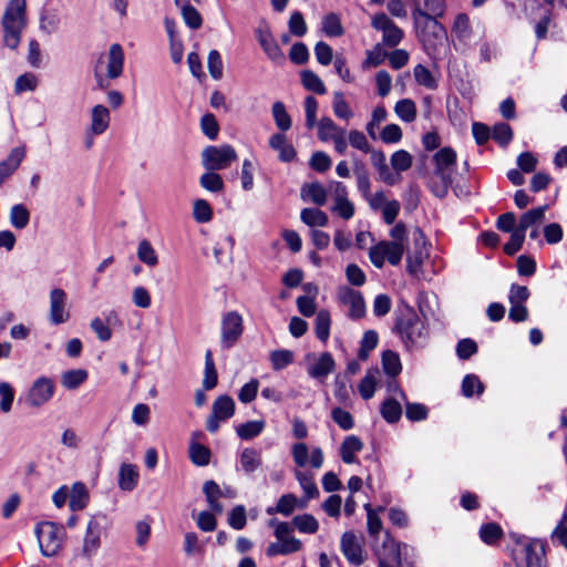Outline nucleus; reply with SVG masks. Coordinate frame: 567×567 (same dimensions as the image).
<instances>
[{"label":"nucleus","instance_id":"7ed1b4c3","mask_svg":"<svg viewBox=\"0 0 567 567\" xmlns=\"http://www.w3.org/2000/svg\"><path fill=\"white\" fill-rule=\"evenodd\" d=\"M393 332L400 336L405 346L415 344L426 334L424 322L411 307L398 312Z\"/></svg>","mask_w":567,"mask_h":567},{"label":"nucleus","instance_id":"3c124183","mask_svg":"<svg viewBox=\"0 0 567 567\" xmlns=\"http://www.w3.org/2000/svg\"><path fill=\"white\" fill-rule=\"evenodd\" d=\"M292 524L299 532L307 534H315L319 528L317 519L310 514L295 516Z\"/></svg>","mask_w":567,"mask_h":567},{"label":"nucleus","instance_id":"8fccbe9b","mask_svg":"<svg viewBox=\"0 0 567 567\" xmlns=\"http://www.w3.org/2000/svg\"><path fill=\"white\" fill-rule=\"evenodd\" d=\"M216 172L217 171H208L199 178L200 186L213 193H218L224 189L223 178Z\"/></svg>","mask_w":567,"mask_h":567},{"label":"nucleus","instance_id":"37998d69","mask_svg":"<svg viewBox=\"0 0 567 567\" xmlns=\"http://www.w3.org/2000/svg\"><path fill=\"white\" fill-rule=\"evenodd\" d=\"M295 475L300 486L302 487L307 499L316 498L319 495L318 487L313 482L312 473L296 471Z\"/></svg>","mask_w":567,"mask_h":567},{"label":"nucleus","instance_id":"f3484780","mask_svg":"<svg viewBox=\"0 0 567 567\" xmlns=\"http://www.w3.org/2000/svg\"><path fill=\"white\" fill-rule=\"evenodd\" d=\"M124 66V52L118 43H114L110 47L107 54V79H117Z\"/></svg>","mask_w":567,"mask_h":567},{"label":"nucleus","instance_id":"0eeeda50","mask_svg":"<svg viewBox=\"0 0 567 567\" xmlns=\"http://www.w3.org/2000/svg\"><path fill=\"white\" fill-rule=\"evenodd\" d=\"M55 391V384L52 379L41 377L31 385L27 403L32 408H40L51 400Z\"/></svg>","mask_w":567,"mask_h":567},{"label":"nucleus","instance_id":"dca6fc26","mask_svg":"<svg viewBox=\"0 0 567 567\" xmlns=\"http://www.w3.org/2000/svg\"><path fill=\"white\" fill-rule=\"evenodd\" d=\"M101 529L102 527L97 517L89 522L82 547L84 556L91 557L100 547Z\"/></svg>","mask_w":567,"mask_h":567},{"label":"nucleus","instance_id":"e433bc0d","mask_svg":"<svg viewBox=\"0 0 567 567\" xmlns=\"http://www.w3.org/2000/svg\"><path fill=\"white\" fill-rule=\"evenodd\" d=\"M382 417L389 423H395L401 419L402 415V406L400 402L390 398L386 399L380 409Z\"/></svg>","mask_w":567,"mask_h":567},{"label":"nucleus","instance_id":"de8ad7c7","mask_svg":"<svg viewBox=\"0 0 567 567\" xmlns=\"http://www.w3.org/2000/svg\"><path fill=\"white\" fill-rule=\"evenodd\" d=\"M378 333L374 330L365 331L360 343L358 358L362 361L367 360L370 352L378 346Z\"/></svg>","mask_w":567,"mask_h":567},{"label":"nucleus","instance_id":"a878e982","mask_svg":"<svg viewBox=\"0 0 567 567\" xmlns=\"http://www.w3.org/2000/svg\"><path fill=\"white\" fill-rule=\"evenodd\" d=\"M527 567H547L544 563L545 546L539 540H533L525 546Z\"/></svg>","mask_w":567,"mask_h":567},{"label":"nucleus","instance_id":"473e14b6","mask_svg":"<svg viewBox=\"0 0 567 567\" xmlns=\"http://www.w3.org/2000/svg\"><path fill=\"white\" fill-rule=\"evenodd\" d=\"M87 379V371L84 369L68 370L61 375V384L68 390H75Z\"/></svg>","mask_w":567,"mask_h":567},{"label":"nucleus","instance_id":"bf43d9fd","mask_svg":"<svg viewBox=\"0 0 567 567\" xmlns=\"http://www.w3.org/2000/svg\"><path fill=\"white\" fill-rule=\"evenodd\" d=\"M342 130L343 128L338 127L330 117H322L318 123V137L326 142Z\"/></svg>","mask_w":567,"mask_h":567},{"label":"nucleus","instance_id":"680f3d73","mask_svg":"<svg viewBox=\"0 0 567 567\" xmlns=\"http://www.w3.org/2000/svg\"><path fill=\"white\" fill-rule=\"evenodd\" d=\"M412 155L404 150L396 151L391 156V165L396 172L408 171L412 166Z\"/></svg>","mask_w":567,"mask_h":567},{"label":"nucleus","instance_id":"f03ea898","mask_svg":"<svg viewBox=\"0 0 567 567\" xmlns=\"http://www.w3.org/2000/svg\"><path fill=\"white\" fill-rule=\"evenodd\" d=\"M412 19L416 35L426 49L433 48L435 41L441 40L446 34L444 27L439 22V18L429 11H423L420 1L414 2Z\"/></svg>","mask_w":567,"mask_h":567},{"label":"nucleus","instance_id":"f8f14e48","mask_svg":"<svg viewBox=\"0 0 567 567\" xmlns=\"http://www.w3.org/2000/svg\"><path fill=\"white\" fill-rule=\"evenodd\" d=\"M413 240L415 249L413 252H409L406 258V268L410 274H416L421 269L423 260L427 255L425 250V236L420 228L413 231Z\"/></svg>","mask_w":567,"mask_h":567},{"label":"nucleus","instance_id":"58836bf2","mask_svg":"<svg viewBox=\"0 0 567 567\" xmlns=\"http://www.w3.org/2000/svg\"><path fill=\"white\" fill-rule=\"evenodd\" d=\"M300 75L301 83L306 90L317 94H324L327 92L323 82L313 71L303 70Z\"/></svg>","mask_w":567,"mask_h":567},{"label":"nucleus","instance_id":"412c9836","mask_svg":"<svg viewBox=\"0 0 567 567\" xmlns=\"http://www.w3.org/2000/svg\"><path fill=\"white\" fill-rule=\"evenodd\" d=\"M405 544L391 543L384 546V554L379 558V567H402L401 549Z\"/></svg>","mask_w":567,"mask_h":567},{"label":"nucleus","instance_id":"c9c22d12","mask_svg":"<svg viewBox=\"0 0 567 567\" xmlns=\"http://www.w3.org/2000/svg\"><path fill=\"white\" fill-rule=\"evenodd\" d=\"M210 450L203 444L192 442L189 445V458L196 466H206L210 461Z\"/></svg>","mask_w":567,"mask_h":567},{"label":"nucleus","instance_id":"72a5a7b5","mask_svg":"<svg viewBox=\"0 0 567 567\" xmlns=\"http://www.w3.org/2000/svg\"><path fill=\"white\" fill-rule=\"evenodd\" d=\"M300 219L310 227H323L329 220L327 214L319 208H303Z\"/></svg>","mask_w":567,"mask_h":567},{"label":"nucleus","instance_id":"2f4dec72","mask_svg":"<svg viewBox=\"0 0 567 567\" xmlns=\"http://www.w3.org/2000/svg\"><path fill=\"white\" fill-rule=\"evenodd\" d=\"M218 382V374L213 359V353L207 350L205 353V371L203 379V388L206 391L214 389Z\"/></svg>","mask_w":567,"mask_h":567},{"label":"nucleus","instance_id":"0e129e2a","mask_svg":"<svg viewBox=\"0 0 567 567\" xmlns=\"http://www.w3.org/2000/svg\"><path fill=\"white\" fill-rule=\"evenodd\" d=\"M333 112L337 117L342 120H349L353 115L348 102L344 100V96L341 92H334L333 94Z\"/></svg>","mask_w":567,"mask_h":567},{"label":"nucleus","instance_id":"6e6552de","mask_svg":"<svg viewBox=\"0 0 567 567\" xmlns=\"http://www.w3.org/2000/svg\"><path fill=\"white\" fill-rule=\"evenodd\" d=\"M243 333V319L236 311L227 312L221 320V346L230 349Z\"/></svg>","mask_w":567,"mask_h":567},{"label":"nucleus","instance_id":"423d86ee","mask_svg":"<svg viewBox=\"0 0 567 567\" xmlns=\"http://www.w3.org/2000/svg\"><path fill=\"white\" fill-rule=\"evenodd\" d=\"M371 27L382 32V43L389 48L399 45L404 37L403 30L383 12L372 17Z\"/></svg>","mask_w":567,"mask_h":567},{"label":"nucleus","instance_id":"4be33fe9","mask_svg":"<svg viewBox=\"0 0 567 567\" xmlns=\"http://www.w3.org/2000/svg\"><path fill=\"white\" fill-rule=\"evenodd\" d=\"M203 493L212 512L221 514L224 511L223 505L219 503V497H224V492L215 481H206L203 485Z\"/></svg>","mask_w":567,"mask_h":567},{"label":"nucleus","instance_id":"338daca9","mask_svg":"<svg viewBox=\"0 0 567 567\" xmlns=\"http://www.w3.org/2000/svg\"><path fill=\"white\" fill-rule=\"evenodd\" d=\"M484 390V385L478 379V377L474 374H467L462 382V393L464 396L470 398L475 392L481 394Z\"/></svg>","mask_w":567,"mask_h":567},{"label":"nucleus","instance_id":"9d476101","mask_svg":"<svg viewBox=\"0 0 567 567\" xmlns=\"http://www.w3.org/2000/svg\"><path fill=\"white\" fill-rule=\"evenodd\" d=\"M338 299L349 307V317L352 319H360L365 315V303L361 292L342 286L338 289Z\"/></svg>","mask_w":567,"mask_h":567},{"label":"nucleus","instance_id":"39448f33","mask_svg":"<svg viewBox=\"0 0 567 567\" xmlns=\"http://www.w3.org/2000/svg\"><path fill=\"white\" fill-rule=\"evenodd\" d=\"M238 158L235 148L225 144L207 146L202 152V164L207 171H223L231 166Z\"/></svg>","mask_w":567,"mask_h":567},{"label":"nucleus","instance_id":"1a4fd4ad","mask_svg":"<svg viewBox=\"0 0 567 567\" xmlns=\"http://www.w3.org/2000/svg\"><path fill=\"white\" fill-rule=\"evenodd\" d=\"M255 35L266 55L274 62L281 63L285 54L274 38L267 23H261L256 30Z\"/></svg>","mask_w":567,"mask_h":567},{"label":"nucleus","instance_id":"b1692460","mask_svg":"<svg viewBox=\"0 0 567 567\" xmlns=\"http://www.w3.org/2000/svg\"><path fill=\"white\" fill-rule=\"evenodd\" d=\"M548 206L544 205L524 213L520 216L518 226L516 228L525 234L528 228L537 227V225L542 224L544 220L545 212Z\"/></svg>","mask_w":567,"mask_h":567},{"label":"nucleus","instance_id":"ea45409f","mask_svg":"<svg viewBox=\"0 0 567 567\" xmlns=\"http://www.w3.org/2000/svg\"><path fill=\"white\" fill-rule=\"evenodd\" d=\"M60 25V17L56 10H42L40 14V29L47 34L58 31Z\"/></svg>","mask_w":567,"mask_h":567},{"label":"nucleus","instance_id":"f704fd0d","mask_svg":"<svg viewBox=\"0 0 567 567\" xmlns=\"http://www.w3.org/2000/svg\"><path fill=\"white\" fill-rule=\"evenodd\" d=\"M271 113L276 123V126L281 131L286 132L290 130L292 121L290 115L287 113L285 104L277 101L272 104Z\"/></svg>","mask_w":567,"mask_h":567},{"label":"nucleus","instance_id":"7c9ffc66","mask_svg":"<svg viewBox=\"0 0 567 567\" xmlns=\"http://www.w3.org/2000/svg\"><path fill=\"white\" fill-rule=\"evenodd\" d=\"M301 196L303 198H310V200L318 206H323L327 202L328 194L322 184L315 182L302 186Z\"/></svg>","mask_w":567,"mask_h":567},{"label":"nucleus","instance_id":"6e6d98bb","mask_svg":"<svg viewBox=\"0 0 567 567\" xmlns=\"http://www.w3.org/2000/svg\"><path fill=\"white\" fill-rule=\"evenodd\" d=\"M270 361L274 370H282L292 363L293 352L286 349L275 350L270 353Z\"/></svg>","mask_w":567,"mask_h":567},{"label":"nucleus","instance_id":"20e7f679","mask_svg":"<svg viewBox=\"0 0 567 567\" xmlns=\"http://www.w3.org/2000/svg\"><path fill=\"white\" fill-rule=\"evenodd\" d=\"M41 554L45 557L55 556L62 547L64 530L53 522H42L35 528Z\"/></svg>","mask_w":567,"mask_h":567},{"label":"nucleus","instance_id":"c85d7f7f","mask_svg":"<svg viewBox=\"0 0 567 567\" xmlns=\"http://www.w3.org/2000/svg\"><path fill=\"white\" fill-rule=\"evenodd\" d=\"M452 182L453 178L451 174L433 172V175L429 181V187L436 197L444 198L449 193Z\"/></svg>","mask_w":567,"mask_h":567},{"label":"nucleus","instance_id":"ddd939ff","mask_svg":"<svg viewBox=\"0 0 567 567\" xmlns=\"http://www.w3.org/2000/svg\"><path fill=\"white\" fill-rule=\"evenodd\" d=\"M336 362L329 352L321 353L313 363L307 367V373L310 378L323 382L326 378L334 371Z\"/></svg>","mask_w":567,"mask_h":567},{"label":"nucleus","instance_id":"a19ab883","mask_svg":"<svg viewBox=\"0 0 567 567\" xmlns=\"http://www.w3.org/2000/svg\"><path fill=\"white\" fill-rule=\"evenodd\" d=\"M330 324H331V319H330L329 311L320 310L317 313L316 324H315L316 336L320 341L326 342L328 340L329 334H330Z\"/></svg>","mask_w":567,"mask_h":567},{"label":"nucleus","instance_id":"c756f323","mask_svg":"<svg viewBox=\"0 0 567 567\" xmlns=\"http://www.w3.org/2000/svg\"><path fill=\"white\" fill-rule=\"evenodd\" d=\"M212 413L226 421L235 413V402L229 395L218 396L212 408Z\"/></svg>","mask_w":567,"mask_h":567},{"label":"nucleus","instance_id":"69168bd1","mask_svg":"<svg viewBox=\"0 0 567 567\" xmlns=\"http://www.w3.org/2000/svg\"><path fill=\"white\" fill-rule=\"evenodd\" d=\"M413 73H414L415 81L420 85H423L431 90H433L437 86V83H436L434 76L432 75L430 70L427 68H425L424 65L417 64L414 68Z\"/></svg>","mask_w":567,"mask_h":567},{"label":"nucleus","instance_id":"4468645a","mask_svg":"<svg viewBox=\"0 0 567 567\" xmlns=\"http://www.w3.org/2000/svg\"><path fill=\"white\" fill-rule=\"evenodd\" d=\"M341 550L346 558L353 565L363 563L362 547L358 537L352 532H346L341 537Z\"/></svg>","mask_w":567,"mask_h":567},{"label":"nucleus","instance_id":"774afa93","mask_svg":"<svg viewBox=\"0 0 567 567\" xmlns=\"http://www.w3.org/2000/svg\"><path fill=\"white\" fill-rule=\"evenodd\" d=\"M207 68L210 76L214 80H220L223 78V61L217 50H212L207 58Z\"/></svg>","mask_w":567,"mask_h":567},{"label":"nucleus","instance_id":"79ce46f5","mask_svg":"<svg viewBox=\"0 0 567 567\" xmlns=\"http://www.w3.org/2000/svg\"><path fill=\"white\" fill-rule=\"evenodd\" d=\"M265 429V421H248L244 424H240L236 432L241 440H251L258 436Z\"/></svg>","mask_w":567,"mask_h":567},{"label":"nucleus","instance_id":"aec40b11","mask_svg":"<svg viewBox=\"0 0 567 567\" xmlns=\"http://www.w3.org/2000/svg\"><path fill=\"white\" fill-rule=\"evenodd\" d=\"M436 173L451 174L456 162V153L451 147H443L434 155Z\"/></svg>","mask_w":567,"mask_h":567},{"label":"nucleus","instance_id":"864d4df0","mask_svg":"<svg viewBox=\"0 0 567 567\" xmlns=\"http://www.w3.org/2000/svg\"><path fill=\"white\" fill-rule=\"evenodd\" d=\"M296 506L297 497L293 494H285L278 499L276 508H268L267 513L272 514L274 512H277L285 516H289L292 514Z\"/></svg>","mask_w":567,"mask_h":567},{"label":"nucleus","instance_id":"e2e57ef3","mask_svg":"<svg viewBox=\"0 0 567 567\" xmlns=\"http://www.w3.org/2000/svg\"><path fill=\"white\" fill-rule=\"evenodd\" d=\"M378 373V370L374 372L369 371L367 375L360 381L359 393L364 400H369L374 395L377 385L375 374Z\"/></svg>","mask_w":567,"mask_h":567},{"label":"nucleus","instance_id":"2eb2a0df","mask_svg":"<svg viewBox=\"0 0 567 567\" xmlns=\"http://www.w3.org/2000/svg\"><path fill=\"white\" fill-rule=\"evenodd\" d=\"M25 157V147L18 146L10 151L6 159L0 162V186L19 168Z\"/></svg>","mask_w":567,"mask_h":567},{"label":"nucleus","instance_id":"f257e3e1","mask_svg":"<svg viewBox=\"0 0 567 567\" xmlns=\"http://www.w3.org/2000/svg\"><path fill=\"white\" fill-rule=\"evenodd\" d=\"M27 2L25 0H10L1 25L3 30V43L9 49L16 50L21 41V34L27 25Z\"/></svg>","mask_w":567,"mask_h":567},{"label":"nucleus","instance_id":"4c0bfd02","mask_svg":"<svg viewBox=\"0 0 567 567\" xmlns=\"http://www.w3.org/2000/svg\"><path fill=\"white\" fill-rule=\"evenodd\" d=\"M30 221V212L22 204H16L10 209V223L17 229H24Z\"/></svg>","mask_w":567,"mask_h":567},{"label":"nucleus","instance_id":"6ab92c4d","mask_svg":"<svg viewBox=\"0 0 567 567\" xmlns=\"http://www.w3.org/2000/svg\"><path fill=\"white\" fill-rule=\"evenodd\" d=\"M110 111L106 106L97 104L91 112V132L94 135L103 134L110 125Z\"/></svg>","mask_w":567,"mask_h":567},{"label":"nucleus","instance_id":"09e8293b","mask_svg":"<svg viewBox=\"0 0 567 567\" xmlns=\"http://www.w3.org/2000/svg\"><path fill=\"white\" fill-rule=\"evenodd\" d=\"M353 172L357 177L358 189L361 192L363 197L369 198L371 183H370L369 173H368L365 166L362 163H355Z\"/></svg>","mask_w":567,"mask_h":567},{"label":"nucleus","instance_id":"393cba45","mask_svg":"<svg viewBox=\"0 0 567 567\" xmlns=\"http://www.w3.org/2000/svg\"><path fill=\"white\" fill-rule=\"evenodd\" d=\"M262 464L261 453L252 447H246L239 455V465L246 474L257 471Z\"/></svg>","mask_w":567,"mask_h":567},{"label":"nucleus","instance_id":"bb28decb","mask_svg":"<svg viewBox=\"0 0 567 567\" xmlns=\"http://www.w3.org/2000/svg\"><path fill=\"white\" fill-rule=\"evenodd\" d=\"M138 482V472L135 465L123 463L118 472V487L122 491H133Z\"/></svg>","mask_w":567,"mask_h":567},{"label":"nucleus","instance_id":"4d7b16f0","mask_svg":"<svg viewBox=\"0 0 567 567\" xmlns=\"http://www.w3.org/2000/svg\"><path fill=\"white\" fill-rule=\"evenodd\" d=\"M193 217L197 223H208L213 218L210 205L205 199H196L193 205Z\"/></svg>","mask_w":567,"mask_h":567},{"label":"nucleus","instance_id":"052dcab7","mask_svg":"<svg viewBox=\"0 0 567 567\" xmlns=\"http://www.w3.org/2000/svg\"><path fill=\"white\" fill-rule=\"evenodd\" d=\"M383 249L386 250L385 258L388 261L396 266L400 264L404 254L403 244L399 241H383Z\"/></svg>","mask_w":567,"mask_h":567},{"label":"nucleus","instance_id":"49530a36","mask_svg":"<svg viewBox=\"0 0 567 567\" xmlns=\"http://www.w3.org/2000/svg\"><path fill=\"white\" fill-rule=\"evenodd\" d=\"M137 258L148 267H154L158 262V257L151 243L143 239L138 244Z\"/></svg>","mask_w":567,"mask_h":567},{"label":"nucleus","instance_id":"13d9d810","mask_svg":"<svg viewBox=\"0 0 567 567\" xmlns=\"http://www.w3.org/2000/svg\"><path fill=\"white\" fill-rule=\"evenodd\" d=\"M503 535V530L496 523H488L481 527L480 536L481 539L487 544H495Z\"/></svg>","mask_w":567,"mask_h":567},{"label":"nucleus","instance_id":"5fc2aeb1","mask_svg":"<svg viewBox=\"0 0 567 567\" xmlns=\"http://www.w3.org/2000/svg\"><path fill=\"white\" fill-rule=\"evenodd\" d=\"M322 29L328 37H341L344 32L341 21L336 13H329L323 18Z\"/></svg>","mask_w":567,"mask_h":567},{"label":"nucleus","instance_id":"a18cd8bd","mask_svg":"<svg viewBox=\"0 0 567 567\" xmlns=\"http://www.w3.org/2000/svg\"><path fill=\"white\" fill-rule=\"evenodd\" d=\"M396 115L404 122H413L416 117V106L411 99H403L394 106Z\"/></svg>","mask_w":567,"mask_h":567},{"label":"nucleus","instance_id":"c03bdc74","mask_svg":"<svg viewBox=\"0 0 567 567\" xmlns=\"http://www.w3.org/2000/svg\"><path fill=\"white\" fill-rule=\"evenodd\" d=\"M382 367L384 372L389 374L391 378H395L402 370L399 355L391 350H386L383 352Z\"/></svg>","mask_w":567,"mask_h":567},{"label":"nucleus","instance_id":"9b49d317","mask_svg":"<svg viewBox=\"0 0 567 567\" xmlns=\"http://www.w3.org/2000/svg\"><path fill=\"white\" fill-rule=\"evenodd\" d=\"M70 312L66 309V293L61 288H54L50 292V321L52 324H61L68 321Z\"/></svg>","mask_w":567,"mask_h":567},{"label":"nucleus","instance_id":"a211bd4d","mask_svg":"<svg viewBox=\"0 0 567 567\" xmlns=\"http://www.w3.org/2000/svg\"><path fill=\"white\" fill-rule=\"evenodd\" d=\"M371 163L379 173L380 178L388 185H394L400 181V176L390 172L385 162V155L382 151L373 150L371 152Z\"/></svg>","mask_w":567,"mask_h":567},{"label":"nucleus","instance_id":"cd10ccee","mask_svg":"<svg viewBox=\"0 0 567 567\" xmlns=\"http://www.w3.org/2000/svg\"><path fill=\"white\" fill-rule=\"evenodd\" d=\"M269 145L279 152V158L282 162H290L296 156L293 146L287 143L286 136L281 133L274 134L269 140Z\"/></svg>","mask_w":567,"mask_h":567},{"label":"nucleus","instance_id":"603ef678","mask_svg":"<svg viewBox=\"0 0 567 567\" xmlns=\"http://www.w3.org/2000/svg\"><path fill=\"white\" fill-rule=\"evenodd\" d=\"M182 17L187 27L193 30H197L203 24V19L198 10L190 6L189 3L183 4L182 8Z\"/></svg>","mask_w":567,"mask_h":567},{"label":"nucleus","instance_id":"5701e85b","mask_svg":"<svg viewBox=\"0 0 567 567\" xmlns=\"http://www.w3.org/2000/svg\"><path fill=\"white\" fill-rule=\"evenodd\" d=\"M69 506L71 511L78 512L86 507L89 503V491L82 482L72 485L69 492Z\"/></svg>","mask_w":567,"mask_h":567}]
</instances>
